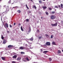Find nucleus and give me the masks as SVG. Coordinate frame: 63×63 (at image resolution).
I'll return each mask as SVG.
<instances>
[{"instance_id":"nucleus-30","label":"nucleus","mask_w":63,"mask_h":63,"mask_svg":"<svg viewBox=\"0 0 63 63\" xmlns=\"http://www.w3.org/2000/svg\"><path fill=\"white\" fill-rule=\"evenodd\" d=\"M53 36L52 35H51V36L50 38L51 39H52V38H53Z\"/></svg>"},{"instance_id":"nucleus-24","label":"nucleus","mask_w":63,"mask_h":63,"mask_svg":"<svg viewBox=\"0 0 63 63\" xmlns=\"http://www.w3.org/2000/svg\"><path fill=\"white\" fill-rule=\"evenodd\" d=\"M58 54L60 53H61V51L59 50H58Z\"/></svg>"},{"instance_id":"nucleus-9","label":"nucleus","mask_w":63,"mask_h":63,"mask_svg":"<svg viewBox=\"0 0 63 63\" xmlns=\"http://www.w3.org/2000/svg\"><path fill=\"white\" fill-rule=\"evenodd\" d=\"M52 45H56V43L54 42H52Z\"/></svg>"},{"instance_id":"nucleus-11","label":"nucleus","mask_w":63,"mask_h":63,"mask_svg":"<svg viewBox=\"0 0 63 63\" xmlns=\"http://www.w3.org/2000/svg\"><path fill=\"white\" fill-rule=\"evenodd\" d=\"M42 8H43V9H47V6H43Z\"/></svg>"},{"instance_id":"nucleus-49","label":"nucleus","mask_w":63,"mask_h":63,"mask_svg":"<svg viewBox=\"0 0 63 63\" xmlns=\"http://www.w3.org/2000/svg\"><path fill=\"white\" fill-rule=\"evenodd\" d=\"M62 51H63V50H62Z\"/></svg>"},{"instance_id":"nucleus-40","label":"nucleus","mask_w":63,"mask_h":63,"mask_svg":"<svg viewBox=\"0 0 63 63\" xmlns=\"http://www.w3.org/2000/svg\"><path fill=\"white\" fill-rule=\"evenodd\" d=\"M16 23H14V25H16Z\"/></svg>"},{"instance_id":"nucleus-17","label":"nucleus","mask_w":63,"mask_h":63,"mask_svg":"<svg viewBox=\"0 0 63 63\" xmlns=\"http://www.w3.org/2000/svg\"><path fill=\"white\" fill-rule=\"evenodd\" d=\"M63 4H61V8H63Z\"/></svg>"},{"instance_id":"nucleus-39","label":"nucleus","mask_w":63,"mask_h":63,"mask_svg":"<svg viewBox=\"0 0 63 63\" xmlns=\"http://www.w3.org/2000/svg\"><path fill=\"white\" fill-rule=\"evenodd\" d=\"M37 31L38 32H40V31H39V30H37Z\"/></svg>"},{"instance_id":"nucleus-27","label":"nucleus","mask_w":63,"mask_h":63,"mask_svg":"<svg viewBox=\"0 0 63 63\" xmlns=\"http://www.w3.org/2000/svg\"><path fill=\"white\" fill-rule=\"evenodd\" d=\"M31 31V28H30V29H29V30L28 31V33H30V31Z\"/></svg>"},{"instance_id":"nucleus-47","label":"nucleus","mask_w":63,"mask_h":63,"mask_svg":"<svg viewBox=\"0 0 63 63\" xmlns=\"http://www.w3.org/2000/svg\"><path fill=\"white\" fill-rule=\"evenodd\" d=\"M46 0H43V1H45Z\"/></svg>"},{"instance_id":"nucleus-44","label":"nucleus","mask_w":63,"mask_h":63,"mask_svg":"<svg viewBox=\"0 0 63 63\" xmlns=\"http://www.w3.org/2000/svg\"><path fill=\"white\" fill-rule=\"evenodd\" d=\"M20 24H19V26H20Z\"/></svg>"},{"instance_id":"nucleus-16","label":"nucleus","mask_w":63,"mask_h":63,"mask_svg":"<svg viewBox=\"0 0 63 63\" xmlns=\"http://www.w3.org/2000/svg\"><path fill=\"white\" fill-rule=\"evenodd\" d=\"M21 30L22 31H24V30H23V28H22V26H21Z\"/></svg>"},{"instance_id":"nucleus-22","label":"nucleus","mask_w":63,"mask_h":63,"mask_svg":"<svg viewBox=\"0 0 63 63\" xmlns=\"http://www.w3.org/2000/svg\"><path fill=\"white\" fill-rule=\"evenodd\" d=\"M51 13L52 14H54L55 13V12L54 11L52 12H51Z\"/></svg>"},{"instance_id":"nucleus-1","label":"nucleus","mask_w":63,"mask_h":63,"mask_svg":"<svg viewBox=\"0 0 63 63\" xmlns=\"http://www.w3.org/2000/svg\"><path fill=\"white\" fill-rule=\"evenodd\" d=\"M56 16L54 15H52L50 17V19H54L56 18Z\"/></svg>"},{"instance_id":"nucleus-29","label":"nucleus","mask_w":63,"mask_h":63,"mask_svg":"<svg viewBox=\"0 0 63 63\" xmlns=\"http://www.w3.org/2000/svg\"><path fill=\"white\" fill-rule=\"evenodd\" d=\"M34 7L35 9H37V7H36V6L34 5Z\"/></svg>"},{"instance_id":"nucleus-2","label":"nucleus","mask_w":63,"mask_h":63,"mask_svg":"<svg viewBox=\"0 0 63 63\" xmlns=\"http://www.w3.org/2000/svg\"><path fill=\"white\" fill-rule=\"evenodd\" d=\"M46 45L47 46H50V43L49 42H47L46 43Z\"/></svg>"},{"instance_id":"nucleus-14","label":"nucleus","mask_w":63,"mask_h":63,"mask_svg":"<svg viewBox=\"0 0 63 63\" xmlns=\"http://www.w3.org/2000/svg\"><path fill=\"white\" fill-rule=\"evenodd\" d=\"M48 52V51H43V52L44 53H47Z\"/></svg>"},{"instance_id":"nucleus-20","label":"nucleus","mask_w":63,"mask_h":63,"mask_svg":"<svg viewBox=\"0 0 63 63\" xmlns=\"http://www.w3.org/2000/svg\"><path fill=\"white\" fill-rule=\"evenodd\" d=\"M26 6L27 8V9H28V10H29V8H28V7L27 6V4H26Z\"/></svg>"},{"instance_id":"nucleus-36","label":"nucleus","mask_w":63,"mask_h":63,"mask_svg":"<svg viewBox=\"0 0 63 63\" xmlns=\"http://www.w3.org/2000/svg\"><path fill=\"white\" fill-rule=\"evenodd\" d=\"M40 50H41V52H42V51H43V49H41Z\"/></svg>"},{"instance_id":"nucleus-23","label":"nucleus","mask_w":63,"mask_h":63,"mask_svg":"<svg viewBox=\"0 0 63 63\" xmlns=\"http://www.w3.org/2000/svg\"><path fill=\"white\" fill-rule=\"evenodd\" d=\"M26 59L27 61H29V59H28V58L27 57H26Z\"/></svg>"},{"instance_id":"nucleus-21","label":"nucleus","mask_w":63,"mask_h":63,"mask_svg":"<svg viewBox=\"0 0 63 63\" xmlns=\"http://www.w3.org/2000/svg\"><path fill=\"white\" fill-rule=\"evenodd\" d=\"M17 12H18V13H21V11H20V10H19L17 11Z\"/></svg>"},{"instance_id":"nucleus-6","label":"nucleus","mask_w":63,"mask_h":63,"mask_svg":"<svg viewBox=\"0 0 63 63\" xmlns=\"http://www.w3.org/2000/svg\"><path fill=\"white\" fill-rule=\"evenodd\" d=\"M24 48H25V47H19V48L21 49H23Z\"/></svg>"},{"instance_id":"nucleus-48","label":"nucleus","mask_w":63,"mask_h":63,"mask_svg":"<svg viewBox=\"0 0 63 63\" xmlns=\"http://www.w3.org/2000/svg\"><path fill=\"white\" fill-rule=\"evenodd\" d=\"M2 0H0V1H1Z\"/></svg>"},{"instance_id":"nucleus-43","label":"nucleus","mask_w":63,"mask_h":63,"mask_svg":"<svg viewBox=\"0 0 63 63\" xmlns=\"http://www.w3.org/2000/svg\"><path fill=\"white\" fill-rule=\"evenodd\" d=\"M16 6L15 7H13V9H14V8H16Z\"/></svg>"},{"instance_id":"nucleus-8","label":"nucleus","mask_w":63,"mask_h":63,"mask_svg":"<svg viewBox=\"0 0 63 63\" xmlns=\"http://www.w3.org/2000/svg\"><path fill=\"white\" fill-rule=\"evenodd\" d=\"M6 40L5 39H4L3 40V44H6Z\"/></svg>"},{"instance_id":"nucleus-18","label":"nucleus","mask_w":63,"mask_h":63,"mask_svg":"<svg viewBox=\"0 0 63 63\" xmlns=\"http://www.w3.org/2000/svg\"><path fill=\"white\" fill-rule=\"evenodd\" d=\"M42 36H39L38 37V39H42Z\"/></svg>"},{"instance_id":"nucleus-13","label":"nucleus","mask_w":63,"mask_h":63,"mask_svg":"<svg viewBox=\"0 0 63 63\" xmlns=\"http://www.w3.org/2000/svg\"><path fill=\"white\" fill-rule=\"evenodd\" d=\"M1 38L2 40H4V37H3V35H1Z\"/></svg>"},{"instance_id":"nucleus-7","label":"nucleus","mask_w":63,"mask_h":63,"mask_svg":"<svg viewBox=\"0 0 63 63\" xmlns=\"http://www.w3.org/2000/svg\"><path fill=\"white\" fill-rule=\"evenodd\" d=\"M8 48H12V47H13V46L11 45H9L8 46Z\"/></svg>"},{"instance_id":"nucleus-37","label":"nucleus","mask_w":63,"mask_h":63,"mask_svg":"<svg viewBox=\"0 0 63 63\" xmlns=\"http://www.w3.org/2000/svg\"><path fill=\"white\" fill-rule=\"evenodd\" d=\"M12 63H16V62L15 61H13Z\"/></svg>"},{"instance_id":"nucleus-31","label":"nucleus","mask_w":63,"mask_h":63,"mask_svg":"<svg viewBox=\"0 0 63 63\" xmlns=\"http://www.w3.org/2000/svg\"><path fill=\"white\" fill-rule=\"evenodd\" d=\"M39 3H42V1L41 0H39Z\"/></svg>"},{"instance_id":"nucleus-41","label":"nucleus","mask_w":63,"mask_h":63,"mask_svg":"<svg viewBox=\"0 0 63 63\" xmlns=\"http://www.w3.org/2000/svg\"><path fill=\"white\" fill-rule=\"evenodd\" d=\"M59 6V8H60V6L59 5H58Z\"/></svg>"},{"instance_id":"nucleus-5","label":"nucleus","mask_w":63,"mask_h":63,"mask_svg":"<svg viewBox=\"0 0 63 63\" xmlns=\"http://www.w3.org/2000/svg\"><path fill=\"white\" fill-rule=\"evenodd\" d=\"M16 57H17V56H16V55H15L12 57L13 58H14L15 59L16 58Z\"/></svg>"},{"instance_id":"nucleus-50","label":"nucleus","mask_w":63,"mask_h":63,"mask_svg":"<svg viewBox=\"0 0 63 63\" xmlns=\"http://www.w3.org/2000/svg\"><path fill=\"white\" fill-rule=\"evenodd\" d=\"M31 1H32V0H31Z\"/></svg>"},{"instance_id":"nucleus-34","label":"nucleus","mask_w":63,"mask_h":63,"mask_svg":"<svg viewBox=\"0 0 63 63\" xmlns=\"http://www.w3.org/2000/svg\"><path fill=\"white\" fill-rule=\"evenodd\" d=\"M48 8L49 10H50V11H51V8H50V7H49Z\"/></svg>"},{"instance_id":"nucleus-26","label":"nucleus","mask_w":63,"mask_h":63,"mask_svg":"<svg viewBox=\"0 0 63 63\" xmlns=\"http://www.w3.org/2000/svg\"><path fill=\"white\" fill-rule=\"evenodd\" d=\"M49 59L50 61H51V60H52V59L51 58H50Z\"/></svg>"},{"instance_id":"nucleus-25","label":"nucleus","mask_w":63,"mask_h":63,"mask_svg":"<svg viewBox=\"0 0 63 63\" xmlns=\"http://www.w3.org/2000/svg\"><path fill=\"white\" fill-rule=\"evenodd\" d=\"M15 54V53L13 52L12 53H11V55H14V54Z\"/></svg>"},{"instance_id":"nucleus-10","label":"nucleus","mask_w":63,"mask_h":63,"mask_svg":"<svg viewBox=\"0 0 63 63\" xmlns=\"http://www.w3.org/2000/svg\"><path fill=\"white\" fill-rule=\"evenodd\" d=\"M1 58L2 60H5V58L4 57H1Z\"/></svg>"},{"instance_id":"nucleus-3","label":"nucleus","mask_w":63,"mask_h":63,"mask_svg":"<svg viewBox=\"0 0 63 63\" xmlns=\"http://www.w3.org/2000/svg\"><path fill=\"white\" fill-rule=\"evenodd\" d=\"M51 25L52 26H57V23H56L55 24H51Z\"/></svg>"},{"instance_id":"nucleus-28","label":"nucleus","mask_w":63,"mask_h":63,"mask_svg":"<svg viewBox=\"0 0 63 63\" xmlns=\"http://www.w3.org/2000/svg\"><path fill=\"white\" fill-rule=\"evenodd\" d=\"M30 41H33V39L32 38L30 39Z\"/></svg>"},{"instance_id":"nucleus-4","label":"nucleus","mask_w":63,"mask_h":63,"mask_svg":"<svg viewBox=\"0 0 63 63\" xmlns=\"http://www.w3.org/2000/svg\"><path fill=\"white\" fill-rule=\"evenodd\" d=\"M5 26L6 28H8V23H6L5 24V26H4L5 27Z\"/></svg>"},{"instance_id":"nucleus-15","label":"nucleus","mask_w":63,"mask_h":63,"mask_svg":"<svg viewBox=\"0 0 63 63\" xmlns=\"http://www.w3.org/2000/svg\"><path fill=\"white\" fill-rule=\"evenodd\" d=\"M45 36H46L47 38H48V37H49V35L47 34H46Z\"/></svg>"},{"instance_id":"nucleus-32","label":"nucleus","mask_w":63,"mask_h":63,"mask_svg":"<svg viewBox=\"0 0 63 63\" xmlns=\"http://www.w3.org/2000/svg\"><path fill=\"white\" fill-rule=\"evenodd\" d=\"M26 21L27 22H28L29 21V19H26Z\"/></svg>"},{"instance_id":"nucleus-35","label":"nucleus","mask_w":63,"mask_h":63,"mask_svg":"<svg viewBox=\"0 0 63 63\" xmlns=\"http://www.w3.org/2000/svg\"><path fill=\"white\" fill-rule=\"evenodd\" d=\"M21 53L22 54H24V52H21Z\"/></svg>"},{"instance_id":"nucleus-12","label":"nucleus","mask_w":63,"mask_h":63,"mask_svg":"<svg viewBox=\"0 0 63 63\" xmlns=\"http://www.w3.org/2000/svg\"><path fill=\"white\" fill-rule=\"evenodd\" d=\"M21 58L20 57H18L17 58V60H19L21 59Z\"/></svg>"},{"instance_id":"nucleus-51","label":"nucleus","mask_w":63,"mask_h":63,"mask_svg":"<svg viewBox=\"0 0 63 63\" xmlns=\"http://www.w3.org/2000/svg\"><path fill=\"white\" fill-rule=\"evenodd\" d=\"M26 46H27V44H26Z\"/></svg>"},{"instance_id":"nucleus-46","label":"nucleus","mask_w":63,"mask_h":63,"mask_svg":"<svg viewBox=\"0 0 63 63\" xmlns=\"http://www.w3.org/2000/svg\"><path fill=\"white\" fill-rule=\"evenodd\" d=\"M1 29V26H0V29Z\"/></svg>"},{"instance_id":"nucleus-45","label":"nucleus","mask_w":63,"mask_h":63,"mask_svg":"<svg viewBox=\"0 0 63 63\" xmlns=\"http://www.w3.org/2000/svg\"><path fill=\"white\" fill-rule=\"evenodd\" d=\"M41 19H42V18H43V17H41Z\"/></svg>"},{"instance_id":"nucleus-19","label":"nucleus","mask_w":63,"mask_h":63,"mask_svg":"<svg viewBox=\"0 0 63 63\" xmlns=\"http://www.w3.org/2000/svg\"><path fill=\"white\" fill-rule=\"evenodd\" d=\"M45 14L46 15H48V13L47 12H45Z\"/></svg>"},{"instance_id":"nucleus-38","label":"nucleus","mask_w":63,"mask_h":63,"mask_svg":"<svg viewBox=\"0 0 63 63\" xmlns=\"http://www.w3.org/2000/svg\"><path fill=\"white\" fill-rule=\"evenodd\" d=\"M10 25V28H12V25Z\"/></svg>"},{"instance_id":"nucleus-42","label":"nucleus","mask_w":63,"mask_h":63,"mask_svg":"<svg viewBox=\"0 0 63 63\" xmlns=\"http://www.w3.org/2000/svg\"><path fill=\"white\" fill-rule=\"evenodd\" d=\"M32 8L33 9H34V5H33L32 6Z\"/></svg>"},{"instance_id":"nucleus-33","label":"nucleus","mask_w":63,"mask_h":63,"mask_svg":"<svg viewBox=\"0 0 63 63\" xmlns=\"http://www.w3.org/2000/svg\"><path fill=\"white\" fill-rule=\"evenodd\" d=\"M55 8H57V9L58 8V7L56 6H55Z\"/></svg>"}]
</instances>
